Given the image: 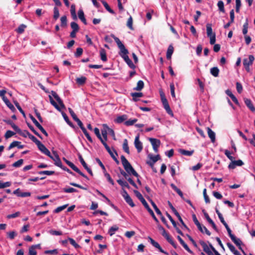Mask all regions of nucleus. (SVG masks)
Wrapping results in <instances>:
<instances>
[{"label": "nucleus", "mask_w": 255, "mask_h": 255, "mask_svg": "<svg viewBox=\"0 0 255 255\" xmlns=\"http://www.w3.org/2000/svg\"><path fill=\"white\" fill-rule=\"evenodd\" d=\"M119 230V227L117 226H114L111 227L108 231V234L110 235V236H112L113 235L115 234V232L118 231Z\"/></svg>", "instance_id": "nucleus-43"}, {"label": "nucleus", "mask_w": 255, "mask_h": 255, "mask_svg": "<svg viewBox=\"0 0 255 255\" xmlns=\"http://www.w3.org/2000/svg\"><path fill=\"white\" fill-rule=\"evenodd\" d=\"M174 51V48L172 44L169 45L167 52H166V58L167 59H170L171 56Z\"/></svg>", "instance_id": "nucleus-20"}, {"label": "nucleus", "mask_w": 255, "mask_h": 255, "mask_svg": "<svg viewBox=\"0 0 255 255\" xmlns=\"http://www.w3.org/2000/svg\"><path fill=\"white\" fill-rule=\"evenodd\" d=\"M4 122L6 123L7 125H10L12 128L16 131L17 130H19V128L10 120H4Z\"/></svg>", "instance_id": "nucleus-28"}, {"label": "nucleus", "mask_w": 255, "mask_h": 255, "mask_svg": "<svg viewBox=\"0 0 255 255\" xmlns=\"http://www.w3.org/2000/svg\"><path fill=\"white\" fill-rule=\"evenodd\" d=\"M39 150L43 154L48 156H50L51 153L50 151L46 147V146L41 142L39 143L37 145Z\"/></svg>", "instance_id": "nucleus-10"}, {"label": "nucleus", "mask_w": 255, "mask_h": 255, "mask_svg": "<svg viewBox=\"0 0 255 255\" xmlns=\"http://www.w3.org/2000/svg\"><path fill=\"white\" fill-rule=\"evenodd\" d=\"M244 102L247 107L253 112H255V108L253 105L252 101L248 98H244Z\"/></svg>", "instance_id": "nucleus-17"}, {"label": "nucleus", "mask_w": 255, "mask_h": 255, "mask_svg": "<svg viewBox=\"0 0 255 255\" xmlns=\"http://www.w3.org/2000/svg\"><path fill=\"white\" fill-rule=\"evenodd\" d=\"M137 121V119H129L125 122V125L127 126H130L134 125Z\"/></svg>", "instance_id": "nucleus-49"}, {"label": "nucleus", "mask_w": 255, "mask_h": 255, "mask_svg": "<svg viewBox=\"0 0 255 255\" xmlns=\"http://www.w3.org/2000/svg\"><path fill=\"white\" fill-rule=\"evenodd\" d=\"M100 54L101 59L104 62L106 61L107 60V57L106 50L103 48L101 49L100 50Z\"/></svg>", "instance_id": "nucleus-29"}, {"label": "nucleus", "mask_w": 255, "mask_h": 255, "mask_svg": "<svg viewBox=\"0 0 255 255\" xmlns=\"http://www.w3.org/2000/svg\"><path fill=\"white\" fill-rule=\"evenodd\" d=\"M28 137L33 142H34L37 145L40 143L41 142L38 140L34 135H32L30 133H27Z\"/></svg>", "instance_id": "nucleus-51"}, {"label": "nucleus", "mask_w": 255, "mask_h": 255, "mask_svg": "<svg viewBox=\"0 0 255 255\" xmlns=\"http://www.w3.org/2000/svg\"><path fill=\"white\" fill-rule=\"evenodd\" d=\"M133 192L135 196H136V197L140 200V201L142 203V204L146 202L144 198L143 197L139 191L134 190H133Z\"/></svg>", "instance_id": "nucleus-26"}, {"label": "nucleus", "mask_w": 255, "mask_h": 255, "mask_svg": "<svg viewBox=\"0 0 255 255\" xmlns=\"http://www.w3.org/2000/svg\"><path fill=\"white\" fill-rule=\"evenodd\" d=\"M158 230L161 232V235L166 239L167 242L170 243L175 249L177 247V244L173 241L171 237L166 232L164 228L161 225H158Z\"/></svg>", "instance_id": "nucleus-3"}, {"label": "nucleus", "mask_w": 255, "mask_h": 255, "mask_svg": "<svg viewBox=\"0 0 255 255\" xmlns=\"http://www.w3.org/2000/svg\"><path fill=\"white\" fill-rule=\"evenodd\" d=\"M171 188L181 197H183V194L181 190L178 188L173 183L171 184L170 185Z\"/></svg>", "instance_id": "nucleus-34"}, {"label": "nucleus", "mask_w": 255, "mask_h": 255, "mask_svg": "<svg viewBox=\"0 0 255 255\" xmlns=\"http://www.w3.org/2000/svg\"><path fill=\"white\" fill-rule=\"evenodd\" d=\"M112 37H113L115 42H116L120 50L119 55L121 57L123 58L126 63L128 64V67L132 69H134L136 67L135 65L132 63V61L129 59L128 54V51L126 48L124 44L121 42L120 39L115 36L114 34H112Z\"/></svg>", "instance_id": "nucleus-1"}, {"label": "nucleus", "mask_w": 255, "mask_h": 255, "mask_svg": "<svg viewBox=\"0 0 255 255\" xmlns=\"http://www.w3.org/2000/svg\"><path fill=\"white\" fill-rule=\"evenodd\" d=\"M65 121V122L67 123V124L71 128H74L75 126L74 124L69 120L68 117L67 115L63 112L61 113Z\"/></svg>", "instance_id": "nucleus-25"}, {"label": "nucleus", "mask_w": 255, "mask_h": 255, "mask_svg": "<svg viewBox=\"0 0 255 255\" xmlns=\"http://www.w3.org/2000/svg\"><path fill=\"white\" fill-rule=\"evenodd\" d=\"M143 205L144 206V207H145V208L147 210V211L148 212V213L150 214V215L152 216V217L153 218V220L157 223H159V221L158 220V219L156 217V216H155L153 211L152 210V209L150 208V207L149 206L148 204H147V203L146 202H145V203H143Z\"/></svg>", "instance_id": "nucleus-13"}, {"label": "nucleus", "mask_w": 255, "mask_h": 255, "mask_svg": "<svg viewBox=\"0 0 255 255\" xmlns=\"http://www.w3.org/2000/svg\"><path fill=\"white\" fill-rule=\"evenodd\" d=\"M16 132L17 133H18L19 135H20L21 136H22L24 137H26L27 136H28V134H27V133H30L28 131H27L26 130L22 131L19 128V130H17L16 131Z\"/></svg>", "instance_id": "nucleus-50"}, {"label": "nucleus", "mask_w": 255, "mask_h": 255, "mask_svg": "<svg viewBox=\"0 0 255 255\" xmlns=\"http://www.w3.org/2000/svg\"><path fill=\"white\" fill-rule=\"evenodd\" d=\"M11 184V183L9 181L2 182L1 181H0V189L9 187V186H10Z\"/></svg>", "instance_id": "nucleus-61"}, {"label": "nucleus", "mask_w": 255, "mask_h": 255, "mask_svg": "<svg viewBox=\"0 0 255 255\" xmlns=\"http://www.w3.org/2000/svg\"><path fill=\"white\" fill-rule=\"evenodd\" d=\"M51 93L52 95V96H53V97L55 99V100L57 101V102L59 104L60 106L62 108H63V109L65 108V105H64L62 100L61 99V98L59 97V96L57 94V93L54 91H51Z\"/></svg>", "instance_id": "nucleus-14"}, {"label": "nucleus", "mask_w": 255, "mask_h": 255, "mask_svg": "<svg viewBox=\"0 0 255 255\" xmlns=\"http://www.w3.org/2000/svg\"><path fill=\"white\" fill-rule=\"evenodd\" d=\"M231 240L236 245V246L238 247L239 249L243 252V253L245 255H247L241 247V245L243 244L242 241L240 239L237 238L236 236L232 238Z\"/></svg>", "instance_id": "nucleus-12"}, {"label": "nucleus", "mask_w": 255, "mask_h": 255, "mask_svg": "<svg viewBox=\"0 0 255 255\" xmlns=\"http://www.w3.org/2000/svg\"><path fill=\"white\" fill-rule=\"evenodd\" d=\"M7 237L11 240H12L17 236V234L16 231H12L6 233Z\"/></svg>", "instance_id": "nucleus-41"}, {"label": "nucleus", "mask_w": 255, "mask_h": 255, "mask_svg": "<svg viewBox=\"0 0 255 255\" xmlns=\"http://www.w3.org/2000/svg\"><path fill=\"white\" fill-rule=\"evenodd\" d=\"M104 176L107 178L108 182L111 184L112 185H115V182L113 179L111 178L110 175L106 171L104 173Z\"/></svg>", "instance_id": "nucleus-48"}, {"label": "nucleus", "mask_w": 255, "mask_h": 255, "mask_svg": "<svg viewBox=\"0 0 255 255\" xmlns=\"http://www.w3.org/2000/svg\"><path fill=\"white\" fill-rule=\"evenodd\" d=\"M23 163V160L22 159H19L17 161L13 163L12 165L13 167H20Z\"/></svg>", "instance_id": "nucleus-57"}, {"label": "nucleus", "mask_w": 255, "mask_h": 255, "mask_svg": "<svg viewBox=\"0 0 255 255\" xmlns=\"http://www.w3.org/2000/svg\"><path fill=\"white\" fill-rule=\"evenodd\" d=\"M68 240L69 241L70 244L74 247L75 249H79L80 248V246L76 243L75 240L71 238H68Z\"/></svg>", "instance_id": "nucleus-62"}, {"label": "nucleus", "mask_w": 255, "mask_h": 255, "mask_svg": "<svg viewBox=\"0 0 255 255\" xmlns=\"http://www.w3.org/2000/svg\"><path fill=\"white\" fill-rule=\"evenodd\" d=\"M207 130L212 142L214 143L216 140L215 133L209 127L207 128Z\"/></svg>", "instance_id": "nucleus-18"}, {"label": "nucleus", "mask_w": 255, "mask_h": 255, "mask_svg": "<svg viewBox=\"0 0 255 255\" xmlns=\"http://www.w3.org/2000/svg\"><path fill=\"white\" fill-rule=\"evenodd\" d=\"M148 239L149 240V241H150V244L153 246L155 248H156V249H157L158 250V251L163 254L164 255H168V253L164 251L162 248L161 247H160V245L156 241H155L153 239H152L151 237H148Z\"/></svg>", "instance_id": "nucleus-7"}, {"label": "nucleus", "mask_w": 255, "mask_h": 255, "mask_svg": "<svg viewBox=\"0 0 255 255\" xmlns=\"http://www.w3.org/2000/svg\"><path fill=\"white\" fill-rule=\"evenodd\" d=\"M193 221L194 223V224L197 226L198 230L200 232H202V225L200 223V222L198 221L196 215L194 214H193L192 215Z\"/></svg>", "instance_id": "nucleus-22"}, {"label": "nucleus", "mask_w": 255, "mask_h": 255, "mask_svg": "<svg viewBox=\"0 0 255 255\" xmlns=\"http://www.w3.org/2000/svg\"><path fill=\"white\" fill-rule=\"evenodd\" d=\"M127 119V116L126 115H123L122 116H118L115 120V122L118 124H121L126 121Z\"/></svg>", "instance_id": "nucleus-27"}, {"label": "nucleus", "mask_w": 255, "mask_h": 255, "mask_svg": "<svg viewBox=\"0 0 255 255\" xmlns=\"http://www.w3.org/2000/svg\"><path fill=\"white\" fill-rule=\"evenodd\" d=\"M126 202L131 207H133L135 206V204H134L133 202L132 201V199L129 196L125 197L124 198Z\"/></svg>", "instance_id": "nucleus-47"}, {"label": "nucleus", "mask_w": 255, "mask_h": 255, "mask_svg": "<svg viewBox=\"0 0 255 255\" xmlns=\"http://www.w3.org/2000/svg\"><path fill=\"white\" fill-rule=\"evenodd\" d=\"M171 188L181 197H183V194L181 190L178 188L173 183L171 184L170 185Z\"/></svg>", "instance_id": "nucleus-33"}, {"label": "nucleus", "mask_w": 255, "mask_h": 255, "mask_svg": "<svg viewBox=\"0 0 255 255\" xmlns=\"http://www.w3.org/2000/svg\"><path fill=\"white\" fill-rule=\"evenodd\" d=\"M39 174L40 175H47L48 176L52 175L55 174V171H48V170H44V171H40L38 172Z\"/></svg>", "instance_id": "nucleus-54"}, {"label": "nucleus", "mask_w": 255, "mask_h": 255, "mask_svg": "<svg viewBox=\"0 0 255 255\" xmlns=\"http://www.w3.org/2000/svg\"><path fill=\"white\" fill-rule=\"evenodd\" d=\"M148 156L151 161L155 163L160 159V155L159 154L154 156L152 154H149Z\"/></svg>", "instance_id": "nucleus-58"}, {"label": "nucleus", "mask_w": 255, "mask_h": 255, "mask_svg": "<svg viewBox=\"0 0 255 255\" xmlns=\"http://www.w3.org/2000/svg\"><path fill=\"white\" fill-rule=\"evenodd\" d=\"M26 27V25L24 24H20L18 28L15 30L16 32H17L19 34L22 33Z\"/></svg>", "instance_id": "nucleus-45"}, {"label": "nucleus", "mask_w": 255, "mask_h": 255, "mask_svg": "<svg viewBox=\"0 0 255 255\" xmlns=\"http://www.w3.org/2000/svg\"><path fill=\"white\" fill-rule=\"evenodd\" d=\"M255 60V57L253 55H250L249 56V59L245 58L243 60V65L244 66H250L253 64V63Z\"/></svg>", "instance_id": "nucleus-16"}, {"label": "nucleus", "mask_w": 255, "mask_h": 255, "mask_svg": "<svg viewBox=\"0 0 255 255\" xmlns=\"http://www.w3.org/2000/svg\"><path fill=\"white\" fill-rule=\"evenodd\" d=\"M139 135L136 136L134 139V145L138 153L140 152L143 148L142 143L139 140Z\"/></svg>", "instance_id": "nucleus-9"}, {"label": "nucleus", "mask_w": 255, "mask_h": 255, "mask_svg": "<svg viewBox=\"0 0 255 255\" xmlns=\"http://www.w3.org/2000/svg\"><path fill=\"white\" fill-rule=\"evenodd\" d=\"M68 204H65L63 206L58 207L57 208H56L54 210V212L55 213H58L60 212L63 210L64 209H65L68 206Z\"/></svg>", "instance_id": "nucleus-59"}, {"label": "nucleus", "mask_w": 255, "mask_h": 255, "mask_svg": "<svg viewBox=\"0 0 255 255\" xmlns=\"http://www.w3.org/2000/svg\"><path fill=\"white\" fill-rule=\"evenodd\" d=\"M78 15L79 19L83 22L85 25L87 24L86 19L85 17L84 13L82 9H80L78 12Z\"/></svg>", "instance_id": "nucleus-24"}, {"label": "nucleus", "mask_w": 255, "mask_h": 255, "mask_svg": "<svg viewBox=\"0 0 255 255\" xmlns=\"http://www.w3.org/2000/svg\"><path fill=\"white\" fill-rule=\"evenodd\" d=\"M49 101L51 104L56 109H57L58 111H61L60 107L58 105V104L55 102V101L53 99L51 96L49 95Z\"/></svg>", "instance_id": "nucleus-37"}, {"label": "nucleus", "mask_w": 255, "mask_h": 255, "mask_svg": "<svg viewBox=\"0 0 255 255\" xmlns=\"http://www.w3.org/2000/svg\"><path fill=\"white\" fill-rule=\"evenodd\" d=\"M131 96L132 97V101L134 102H137L139 101V98L142 97L143 94L141 92H134L130 94Z\"/></svg>", "instance_id": "nucleus-19"}, {"label": "nucleus", "mask_w": 255, "mask_h": 255, "mask_svg": "<svg viewBox=\"0 0 255 255\" xmlns=\"http://www.w3.org/2000/svg\"><path fill=\"white\" fill-rule=\"evenodd\" d=\"M103 4L107 11L112 14H115V11L110 7L108 3L105 1H103Z\"/></svg>", "instance_id": "nucleus-52"}, {"label": "nucleus", "mask_w": 255, "mask_h": 255, "mask_svg": "<svg viewBox=\"0 0 255 255\" xmlns=\"http://www.w3.org/2000/svg\"><path fill=\"white\" fill-rule=\"evenodd\" d=\"M63 191L65 193H73L78 192L77 190L72 187L64 188L63 189Z\"/></svg>", "instance_id": "nucleus-63"}, {"label": "nucleus", "mask_w": 255, "mask_h": 255, "mask_svg": "<svg viewBox=\"0 0 255 255\" xmlns=\"http://www.w3.org/2000/svg\"><path fill=\"white\" fill-rule=\"evenodd\" d=\"M87 78L85 76H81L76 79V83L79 85H84L86 82Z\"/></svg>", "instance_id": "nucleus-30"}, {"label": "nucleus", "mask_w": 255, "mask_h": 255, "mask_svg": "<svg viewBox=\"0 0 255 255\" xmlns=\"http://www.w3.org/2000/svg\"><path fill=\"white\" fill-rule=\"evenodd\" d=\"M211 74L214 77H217L219 76V69L217 67H214L210 69Z\"/></svg>", "instance_id": "nucleus-38"}, {"label": "nucleus", "mask_w": 255, "mask_h": 255, "mask_svg": "<svg viewBox=\"0 0 255 255\" xmlns=\"http://www.w3.org/2000/svg\"><path fill=\"white\" fill-rule=\"evenodd\" d=\"M53 18L56 20L59 17V12L58 8L55 6L53 8Z\"/></svg>", "instance_id": "nucleus-55"}, {"label": "nucleus", "mask_w": 255, "mask_h": 255, "mask_svg": "<svg viewBox=\"0 0 255 255\" xmlns=\"http://www.w3.org/2000/svg\"><path fill=\"white\" fill-rule=\"evenodd\" d=\"M230 21L224 25V28L225 29L228 28L230 26L231 24L234 22L235 14L234 10L232 9L230 12Z\"/></svg>", "instance_id": "nucleus-15"}, {"label": "nucleus", "mask_w": 255, "mask_h": 255, "mask_svg": "<svg viewBox=\"0 0 255 255\" xmlns=\"http://www.w3.org/2000/svg\"><path fill=\"white\" fill-rule=\"evenodd\" d=\"M61 26L62 27H66L67 26V17L66 15L62 16L61 18Z\"/></svg>", "instance_id": "nucleus-56"}, {"label": "nucleus", "mask_w": 255, "mask_h": 255, "mask_svg": "<svg viewBox=\"0 0 255 255\" xmlns=\"http://www.w3.org/2000/svg\"><path fill=\"white\" fill-rule=\"evenodd\" d=\"M123 150L125 151V152H126L128 154H129L130 152H129V147H128V141L127 139H125L124 140V143L123 144Z\"/></svg>", "instance_id": "nucleus-39"}, {"label": "nucleus", "mask_w": 255, "mask_h": 255, "mask_svg": "<svg viewBox=\"0 0 255 255\" xmlns=\"http://www.w3.org/2000/svg\"><path fill=\"white\" fill-rule=\"evenodd\" d=\"M26 125H27L28 127L29 128V129L38 137L40 138L41 139L42 138V136L34 129V127L29 123L26 122Z\"/></svg>", "instance_id": "nucleus-35"}, {"label": "nucleus", "mask_w": 255, "mask_h": 255, "mask_svg": "<svg viewBox=\"0 0 255 255\" xmlns=\"http://www.w3.org/2000/svg\"><path fill=\"white\" fill-rule=\"evenodd\" d=\"M72 30L78 31L79 30V26L78 24L75 22H72L70 24Z\"/></svg>", "instance_id": "nucleus-64"}, {"label": "nucleus", "mask_w": 255, "mask_h": 255, "mask_svg": "<svg viewBox=\"0 0 255 255\" xmlns=\"http://www.w3.org/2000/svg\"><path fill=\"white\" fill-rule=\"evenodd\" d=\"M63 160L65 162V163L70 166L74 171L79 174L80 175L85 178L87 180H89L87 176H86L85 174H84L82 172H81L79 168L75 166L72 162L70 161L69 160L66 159L65 157L63 158Z\"/></svg>", "instance_id": "nucleus-5"}, {"label": "nucleus", "mask_w": 255, "mask_h": 255, "mask_svg": "<svg viewBox=\"0 0 255 255\" xmlns=\"http://www.w3.org/2000/svg\"><path fill=\"white\" fill-rule=\"evenodd\" d=\"M206 29H207V35L208 37L212 36L214 33H213L212 28V24L210 23H207L206 25Z\"/></svg>", "instance_id": "nucleus-42"}, {"label": "nucleus", "mask_w": 255, "mask_h": 255, "mask_svg": "<svg viewBox=\"0 0 255 255\" xmlns=\"http://www.w3.org/2000/svg\"><path fill=\"white\" fill-rule=\"evenodd\" d=\"M171 188L181 197H183V194L181 190L178 188L173 183L171 184L170 185Z\"/></svg>", "instance_id": "nucleus-32"}, {"label": "nucleus", "mask_w": 255, "mask_h": 255, "mask_svg": "<svg viewBox=\"0 0 255 255\" xmlns=\"http://www.w3.org/2000/svg\"><path fill=\"white\" fill-rule=\"evenodd\" d=\"M178 151L180 153H181L182 155L188 156H190L192 155V154H193V153L194 152V150H192L189 151V150H186L184 149H179Z\"/></svg>", "instance_id": "nucleus-21"}, {"label": "nucleus", "mask_w": 255, "mask_h": 255, "mask_svg": "<svg viewBox=\"0 0 255 255\" xmlns=\"http://www.w3.org/2000/svg\"><path fill=\"white\" fill-rule=\"evenodd\" d=\"M217 6L218 7L219 10L223 13H225V8H224V4L222 0H219L217 3Z\"/></svg>", "instance_id": "nucleus-46"}, {"label": "nucleus", "mask_w": 255, "mask_h": 255, "mask_svg": "<svg viewBox=\"0 0 255 255\" xmlns=\"http://www.w3.org/2000/svg\"><path fill=\"white\" fill-rule=\"evenodd\" d=\"M94 131L95 134L96 135L97 137L100 140V141H101L102 144H103V143H105L106 142L103 140V139L102 138V137L101 135L99 129L98 128H95L94 129Z\"/></svg>", "instance_id": "nucleus-40"}, {"label": "nucleus", "mask_w": 255, "mask_h": 255, "mask_svg": "<svg viewBox=\"0 0 255 255\" xmlns=\"http://www.w3.org/2000/svg\"><path fill=\"white\" fill-rule=\"evenodd\" d=\"M103 145L105 147L108 152L110 154L112 158H114L116 156L114 154L113 152L111 150L110 147L108 146L106 142L103 143Z\"/></svg>", "instance_id": "nucleus-44"}, {"label": "nucleus", "mask_w": 255, "mask_h": 255, "mask_svg": "<svg viewBox=\"0 0 255 255\" xmlns=\"http://www.w3.org/2000/svg\"><path fill=\"white\" fill-rule=\"evenodd\" d=\"M82 131L84 133V134H85V135L86 136V137H87L88 140L90 142L93 143V140L92 137H91L90 135L89 134V133L87 131L86 129L85 128V129H83L82 130Z\"/></svg>", "instance_id": "nucleus-60"}, {"label": "nucleus", "mask_w": 255, "mask_h": 255, "mask_svg": "<svg viewBox=\"0 0 255 255\" xmlns=\"http://www.w3.org/2000/svg\"><path fill=\"white\" fill-rule=\"evenodd\" d=\"M144 82L142 80H139L137 82V86L133 88L134 90L141 91L144 87Z\"/></svg>", "instance_id": "nucleus-36"}, {"label": "nucleus", "mask_w": 255, "mask_h": 255, "mask_svg": "<svg viewBox=\"0 0 255 255\" xmlns=\"http://www.w3.org/2000/svg\"><path fill=\"white\" fill-rule=\"evenodd\" d=\"M122 164L126 171L129 175H133L136 177H139V174L136 172L134 169L132 167L130 163L126 159L124 155L121 157Z\"/></svg>", "instance_id": "nucleus-2"}, {"label": "nucleus", "mask_w": 255, "mask_h": 255, "mask_svg": "<svg viewBox=\"0 0 255 255\" xmlns=\"http://www.w3.org/2000/svg\"><path fill=\"white\" fill-rule=\"evenodd\" d=\"M160 95L162 105L163 106L164 108L166 110L167 113L171 117H173V113L170 108L168 102L166 98H165L164 93L163 92H160Z\"/></svg>", "instance_id": "nucleus-4"}, {"label": "nucleus", "mask_w": 255, "mask_h": 255, "mask_svg": "<svg viewBox=\"0 0 255 255\" xmlns=\"http://www.w3.org/2000/svg\"><path fill=\"white\" fill-rule=\"evenodd\" d=\"M149 140L150 142L153 149L155 152H158V148L160 145V140L159 139L154 138H149Z\"/></svg>", "instance_id": "nucleus-8"}, {"label": "nucleus", "mask_w": 255, "mask_h": 255, "mask_svg": "<svg viewBox=\"0 0 255 255\" xmlns=\"http://www.w3.org/2000/svg\"><path fill=\"white\" fill-rule=\"evenodd\" d=\"M54 156H52L50 154V156H49L51 159H52L54 161V164L58 167L62 166V162L60 160V158L57 154V153L55 151H52Z\"/></svg>", "instance_id": "nucleus-6"}, {"label": "nucleus", "mask_w": 255, "mask_h": 255, "mask_svg": "<svg viewBox=\"0 0 255 255\" xmlns=\"http://www.w3.org/2000/svg\"><path fill=\"white\" fill-rule=\"evenodd\" d=\"M248 19H247L246 22L244 23L243 25V33L245 36L247 35V34L248 33Z\"/></svg>", "instance_id": "nucleus-53"}, {"label": "nucleus", "mask_w": 255, "mask_h": 255, "mask_svg": "<svg viewBox=\"0 0 255 255\" xmlns=\"http://www.w3.org/2000/svg\"><path fill=\"white\" fill-rule=\"evenodd\" d=\"M244 165V162L242 160L239 159L238 160H232V162L228 165L229 169H234L237 166H241Z\"/></svg>", "instance_id": "nucleus-11"}, {"label": "nucleus", "mask_w": 255, "mask_h": 255, "mask_svg": "<svg viewBox=\"0 0 255 255\" xmlns=\"http://www.w3.org/2000/svg\"><path fill=\"white\" fill-rule=\"evenodd\" d=\"M117 181L118 184L122 187V189H124V188H127L128 189L130 188V186L127 181H124L121 179L117 180Z\"/></svg>", "instance_id": "nucleus-23"}, {"label": "nucleus", "mask_w": 255, "mask_h": 255, "mask_svg": "<svg viewBox=\"0 0 255 255\" xmlns=\"http://www.w3.org/2000/svg\"><path fill=\"white\" fill-rule=\"evenodd\" d=\"M70 12L71 16L74 20H77V17L76 13V9L75 4H73L71 6Z\"/></svg>", "instance_id": "nucleus-31"}]
</instances>
